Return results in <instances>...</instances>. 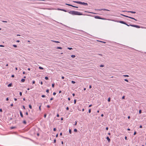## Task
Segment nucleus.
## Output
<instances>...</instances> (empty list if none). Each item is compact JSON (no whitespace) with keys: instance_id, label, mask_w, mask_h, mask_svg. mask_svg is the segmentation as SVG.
Returning a JSON list of instances; mask_svg holds the SVG:
<instances>
[{"instance_id":"bf43d9fd","label":"nucleus","mask_w":146,"mask_h":146,"mask_svg":"<svg viewBox=\"0 0 146 146\" xmlns=\"http://www.w3.org/2000/svg\"><path fill=\"white\" fill-rule=\"evenodd\" d=\"M14 100L15 101H16L17 100V98H14Z\"/></svg>"},{"instance_id":"9d476101","label":"nucleus","mask_w":146,"mask_h":146,"mask_svg":"<svg viewBox=\"0 0 146 146\" xmlns=\"http://www.w3.org/2000/svg\"><path fill=\"white\" fill-rule=\"evenodd\" d=\"M83 5L85 6H87L88 5V4L87 3H86L85 2H82V4Z\"/></svg>"},{"instance_id":"f8f14e48","label":"nucleus","mask_w":146,"mask_h":146,"mask_svg":"<svg viewBox=\"0 0 146 146\" xmlns=\"http://www.w3.org/2000/svg\"><path fill=\"white\" fill-rule=\"evenodd\" d=\"M106 139H107V140L109 142H110V139L109 137L108 136L106 137Z\"/></svg>"},{"instance_id":"f3484780","label":"nucleus","mask_w":146,"mask_h":146,"mask_svg":"<svg viewBox=\"0 0 146 146\" xmlns=\"http://www.w3.org/2000/svg\"><path fill=\"white\" fill-rule=\"evenodd\" d=\"M38 68L40 69H41V70H43V68L42 67H41V66H39V67H38Z\"/></svg>"},{"instance_id":"de8ad7c7","label":"nucleus","mask_w":146,"mask_h":146,"mask_svg":"<svg viewBox=\"0 0 146 146\" xmlns=\"http://www.w3.org/2000/svg\"><path fill=\"white\" fill-rule=\"evenodd\" d=\"M47 107L48 108H50V105H48L47 106Z\"/></svg>"},{"instance_id":"72a5a7b5","label":"nucleus","mask_w":146,"mask_h":146,"mask_svg":"<svg viewBox=\"0 0 146 146\" xmlns=\"http://www.w3.org/2000/svg\"><path fill=\"white\" fill-rule=\"evenodd\" d=\"M68 49L69 50H71L72 49V48H70V47H68Z\"/></svg>"},{"instance_id":"6e6d98bb","label":"nucleus","mask_w":146,"mask_h":146,"mask_svg":"<svg viewBox=\"0 0 146 146\" xmlns=\"http://www.w3.org/2000/svg\"><path fill=\"white\" fill-rule=\"evenodd\" d=\"M53 98H51L50 99V100H53Z\"/></svg>"},{"instance_id":"393cba45","label":"nucleus","mask_w":146,"mask_h":146,"mask_svg":"<svg viewBox=\"0 0 146 146\" xmlns=\"http://www.w3.org/2000/svg\"><path fill=\"white\" fill-rule=\"evenodd\" d=\"M104 65L101 64L100 65V67H104Z\"/></svg>"},{"instance_id":"338daca9","label":"nucleus","mask_w":146,"mask_h":146,"mask_svg":"<svg viewBox=\"0 0 146 146\" xmlns=\"http://www.w3.org/2000/svg\"><path fill=\"white\" fill-rule=\"evenodd\" d=\"M20 41L19 40H17L16 41V42H20Z\"/></svg>"},{"instance_id":"a19ab883","label":"nucleus","mask_w":146,"mask_h":146,"mask_svg":"<svg viewBox=\"0 0 146 146\" xmlns=\"http://www.w3.org/2000/svg\"><path fill=\"white\" fill-rule=\"evenodd\" d=\"M46 114H45L44 115V118H46Z\"/></svg>"},{"instance_id":"39448f33","label":"nucleus","mask_w":146,"mask_h":146,"mask_svg":"<svg viewBox=\"0 0 146 146\" xmlns=\"http://www.w3.org/2000/svg\"><path fill=\"white\" fill-rule=\"evenodd\" d=\"M123 12H127L128 13H136V12L135 11H123Z\"/></svg>"},{"instance_id":"4c0bfd02","label":"nucleus","mask_w":146,"mask_h":146,"mask_svg":"<svg viewBox=\"0 0 146 146\" xmlns=\"http://www.w3.org/2000/svg\"><path fill=\"white\" fill-rule=\"evenodd\" d=\"M124 80H125V81H126V82H129V81H128V80L127 79H124Z\"/></svg>"},{"instance_id":"6ab92c4d","label":"nucleus","mask_w":146,"mask_h":146,"mask_svg":"<svg viewBox=\"0 0 146 146\" xmlns=\"http://www.w3.org/2000/svg\"><path fill=\"white\" fill-rule=\"evenodd\" d=\"M56 48L58 49H62V48L60 47H58Z\"/></svg>"},{"instance_id":"69168bd1","label":"nucleus","mask_w":146,"mask_h":146,"mask_svg":"<svg viewBox=\"0 0 146 146\" xmlns=\"http://www.w3.org/2000/svg\"><path fill=\"white\" fill-rule=\"evenodd\" d=\"M56 116L57 117H59V115L58 114H57V115H56Z\"/></svg>"},{"instance_id":"b1692460","label":"nucleus","mask_w":146,"mask_h":146,"mask_svg":"<svg viewBox=\"0 0 146 146\" xmlns=\"http://www.w3.org/2000/svg\"><path fill=\"white\" fill-rule=\"evenodd\" d=\"M76 99L74 100V104H76Z\"/></svg>"},{"instance_id":"c03bdc74","label":"nucleus","mask_w":146,"mask_h":146,"mask_svg":"<svg viewBox=\"0 0 146 146\" xmlns=\"http://www.w3.org/2000/svg\"><path fill=\"white\" fill-rule=\"evenodd\" d=\"M56 93L55 92H53V94L54 95H56Z\"/></svg>"},{"instance_id":"79ce46f5","label":"nucleus","mask_w":146,"mask_h":146,"mask_svg":"<svg viewBox=\"0 0 146 146\" xmlns=\"http://www.w3.org/2000/svg\"><path fill=\"white\" fill-rule=\"evenodd\" d=\"M56 130V128H54L53 129V131H55Z\"/></svg>"},{"instance_id":"473e14b6","label":"nucleus","mask_w":146,"mask_h":146,"mask_svg":"<svg viewBox=\"0 0 146 146\" xmlns=\"http://www.w3.org/2000/svg\"><path fill=\"white\" fill-rule=\"evenodd\" d=\"M141 110H140L139 111V114H141Z\"/></svg>"},{"instance_id":"e2e57ef3","label":"nucleus","mask_w":146,"mask_h":146,"mask_svg":"<svg viewBox=\"0 0 146 146\" xmlns=\"http://www.w3.org/2000/svg\"><path fill=\"white\" fill-rule=\"evenodd\" d=\"M68 100L69 101H70V98H68Z\"/></svg>"},{"instance_id":"0eeeda50","label":"nucleus","mask_w":146,"mask_h":146,"mask_svg":"<svg viewBox=\"0 0 146 146\" xmlns=\"http://www.w3.org/2000/svg\"><path fill=\"white\" fill-rule=\"evenodd\" d=\"M66 5H68V6H72L73 7H75V8H78V7H76V6H73L72 5H71V4H67V3H66L65 4Z\"/></svg>"},{"instance_id":"c85d7f7f","label":"nucleus","mask_w":146,"mask_h":146,"mask_svg":"<svg viewBox=\"0 0 146 146\" xmlns=\"http://www.w3.org/2000/svg\"><path fill=\"white\" fill-rule=\"evenodd\" d=\"M13 47H15V48L17 47V46L16 45H15V44H13Z\"/></svg>"},{"instance_id":"c9c22d12","label":"nucleus","mask_w":146,"mask_h":146,"mask_svg":"<svg viewBox=\"0 0 146 146\" xmlns=\"http://www.w3.org/2000/svg\"><path fill=\"white\" fill-rule=\"evenodd\" d=\"M46 92L47 93H49V90L48 89H47L46 90Z\"/></svg>"},{"instance_id":"4d7b16f0","label":"nucleus","mask_w":146,"mask_h":146,"mask_svg":"<svg viewBox=\"0 0 146 146\" xmlns=\"http://www.w3.org/2000/svg\"><path fill=\"white\" fill-rule=\"evenodd\" d=\"M23 107L24 109H25V106H23Z\"/></svg>"},{"instance_id":"2f4dec72","label":"nucleus","mask_w":146,"mask_h":146,"mask_svg":"<svg viewBox=\"0 0 146 146\" xmlns=\"http://www.w3.org/2000/svg\"><path fill=\"white\" fill-rule=\"evenodd\" d=\"M52 88L54 87V83L52 84Z\"/></svg>"},{"instance_id":"603ef678","label":"nucleus","mask_w":146,"mask_h":146,"mask_svg":"<svg viewBox=\"0 0 146 146\" xmlns=\"http://www.w3.org/2000/svg\"><path fill=\"white\" fill-rule=\"evenodd\" d=\"M125 96H123L122 97V99H125Z\"/></svg>"},{"instance_id":"f704fd0d","label":"nucleus","mask_w":146,"mask_h":146,"mask_svg":"<svg viewBox=\"0 0 146 146\" xmlns=\"http://www.w3.org/2000/svg\"><path fill=\"white\" fill-rule=\"evenodd\" d=\"M71 82L72 83V84H75V82L74 81H72V82Z\"/></svg>"},{"instance_id":"052dcab7","label":"nucleus","mask_w":146,"mask_h":146,"mask_svg":"<svg viewBox=\"0 0 146 146\" xmlns=\"http://www.w3.org/2000/svg\"><path fill=\"white\" fill-rule=\"evenodd\" d=\"M106 129L107 130H108V127H106Z\"/></svg>"},{"instance_id":"8fccbe9b","label":"nucleus","mask_w":146,"mask_h":146,"mask_svg":"<svg viewBox=\"0 0 146 146\" xmlns=\"http://www.w3.org/2000/svg\"><path fill=\"white\" fill-rule=\"evenodd\" d=\"M2 22L3 23H7V21H2Z\"/></svg>"},{"instance_id":"ddd939ff","label":"nucleus","mask_w":146,"mask_h":146,"mask_svg":"<svg viewBox=\"0 0 146 146\" xmlns=\"http://www.w3.org/2000/svg\"><path fill=\"white\" fill-rule=\"evenodd\" d=\"M51 41L52 42H54L56 43H60L58 41H54V40H52Z\"/></svg>"},{"instance_id":"58836bf2","label":"nucleus","mask_w":146,"mask_h":146,"mask_svg":"<svg viewBox=\"0 0 146 146\" xmlns=\"http://www.w3.org/2000/svg\"><path fill=\"white\" fill-rule=\"evenodd\" d=\"M136 133H137V132L136 131H135L134 132V134H133V135H135L136 134Z\"/></svg>"},{"instance_id":"2eb2a0df","label":"nucleus","mask_w":146,"mask_h":146,"mask_svg":"<svg viewBox=\"0 0 146 146\" xmlns=\"http://www.w3.org/2000/svg\"><path fill=\"white\" fill-rule=\"evenodd\" d=\"M12 83H10L8 85V87H11L12 86Z\"/></svg>"},{"instance_id":"f03ea898","label":"nucleus","mask_w":146,"mask_h":146,"mask_svg":"<svg viewBox=\"0 0 146 146\" xmlns=\"http://www.w3.org/2000/svg\"><path fill=\"white\" fill-rule=\"evenodd\" d=\"M121 15H122L124 17H128V18H130V19H134V20H135V21H137V20L135 19L134 18L131 17H129L128 16L125 15H124L122 14H121Z\"/></svg>"},{"instance_id":"4be33fe9","label":"nucleus","mask_w":146,"mask_h":146,"mask_svg":"<svg viewBox=\"0 0 146 146\" xmlns=\"http://www.w3.org/2000/svg\"><path fill=\"white\" fill-rule=\"evenodd\" d=\"M23 123H24V124H26V121L25 120H24L23 121Z\"/></svg>"},{"instance_id":"c756f323","label":"nucleus","mask_w":146,"mask_h":146,"mask_svg":"<svg viewBox=\"0 0 146 146\" xmlns=\"http://www.w3.org/2000/svg\"><path fill=\"white\" fill-rule=\"evenodd\" d=\"M110 100H111V99H110V98H109L108 99V102H110Z\"/></svg>"},{"instance_id":"37998d69","label":"nucleus","mask_w":146,"mask_h":146,"mask_svg":"<svg viewBox=\"0 0 146 146\" xmlns=\"http://www.w3.org/2000/svg\"><path fill=\"white\" fill-rule=\"evenodd\" d=\"M4 46L3 45H0V47H4Z\"/></svg>"},{"instance_id":"aec40b11","label":"nucleus","mask_w":146,"mask_h":146,"mask_svg":"<svg viewBox=\"0 0 146 146\" xmlns=\"http://www.w3.org/2000/svg\"><path fill=\"white\" fill-rule=\"evenodd\" d=\"M123 76L124 77H129V76L127 75H123Z\"/></svg>"},{"instance_id":"412c9836","label":"nucleus","mask_w":146,"mask_h":146,"mask_svg":"<svg viewBox=\"0 0 146 146\" xmlns=\"http://www.w3.org/2000/svg\"><path fill=\"white\" fill-rule=\"evenodd\" d=\"M29 107L30 109H31L32 108V107L31 104H29Z\"/></svg>"},{"instance_id":"13d9d810","label":"nucleus","mask_w":146,"mask_h":146,"mask_svg":"<svg viewBox=\"0 0 146 146\" xmlns=\"http://www.w3.org/2000/svg\"><path fill=\"white\" fill-rule=\"evenodd\" d=\"M142 126L141 125H140L139 126V128H142Z\"/></svg>"},{"instance_id":"a18cd8bd","label":"nucleus","mask_w":146,"mask_h":146,"mask_svg":"<svg viewBox=\"0 0 146 146\" xmlns=\"http://www.w3.org/2000/svg\"><path fill=\"white\" fill-rule=\"evenodd\" d=\"M56 139H54V143H55L56 142Z\"/></svg>"},{"instance_id":"09e8293b","label":"nucleus","mask_w":146,"mask_h":146,"mask_svg":"<svg viewBox=\"0 0 146 146\" xmlns=\"http://www.w3.org/2000/svg\"><path fill=\"white\" fill-rule=\"evenodd\" d=\"M35 81L34 80L33 81V82H32V83L33 84H35Z\"/></svg>"},{"instance_id":"7c9ffc66","label":"nucleus","mask_w":146,"mask_h":146,"mask_svg":"<svg viewBox=\"0 0 146 146\" xmlns=\"http://www.w3.org/2000/svg\"><path fill=\"white\" fill-rule=\"evenodd\" d=\"M41 97L42 98H44L46 97L45 95H43L41 96Z\"/></svg>"},{"instance_id":"e433bc0d","label":"nucleus","mask_w":146,"mask_h":146,"mask_svg":"<svg viewBox=\"0 0 146 146\" xmlns=\"http://www.w3.org/2000/svg\"><path fill=\"white\" fill-rule=\"evenodd\" d=\"M41 106L40 105L39 107V109L40 111L41 110Z\"/></svg>"},{"instance_id":"1a4fd4ad","label":"nucleus","mask_w":146,"mask_h":146,"mask_svg":"<svg viewBox=\"0 0 146 146\" xmlns=\"http://www.w3.org/2000/svg\"><path fill=\"white\" fill-rule=\"evenodd\" d=\"M19 112H20V114L21 117H23V114L22 113L21 111V110H20Z\"/></svg>"},{"instance_id":"5fc2aeb1","label":"nucleus","mask_w":146,"mask_h":146,"mask_svg":"<svg viewBox=\"0 0 146 146\" xmlns=\"http://www.w3.org/2000/svg\"><path fill=\"white\" fill-rule=\"evenodd\" d=\"M64 76H62V77H61V78H62V79H64Z\"/></svg>"},{"instance_id":"f257e3e1","label":"nucleus","mask_w":146,"mask_h":146,"mask_svg":"<svg viewBox=\"0 0 146 146\" xmlns=\"http://www.w3.org/2000/svg\"><path fill=\"white\" fill-rule=\"evenodd\" d=\"M68 12L70 14L72 15H83V14L78 11H70Z\"/></svg>"},{"instance_id":"864d4df0","label":"nucleus","mask_w":146,"mask_h":146,"mask_svg":"<svg viewBox=\"0 0 146 146\" xmlns=\"http://www.w3.org/2000/svg\"><path fill=\"white\" fill-rule=\"evenodd\" d=\"M69 108H68V107H66V110H69Z\"/></svg>"},{"instance_id":"423d86ee","label":"nucleus","mask_w":146,"mask_h":146,"mask_svg":"<svg viewBox=\"0 0 146 146\" xmlns=\"http://www.w3.org/2000/svg\"><path fill=\"white\" fill-rule=\"evenodd\" d=\"M95 18L96 19H103V20L105 19L102 18L101 17H100V16H95Z\"/></svg>"},{"instance_id":"49530a36","label":"nucleus","mask_w":146,"mask_h":146,"mask_svg":"<svg viewBox=\"0 0 146 146\" xmlns=\"http://www.w3.org/2000/svg\"><path fill=\"white\" fill-rule=\"evenodd\" d=\"M19 95H20V96H21L22 95V93L21 92H20L19 93Z\"/></svg>"},{"instance_id":"a211bd4d","label":"nucleus","mask_w":146,"mask_h":146,"mask_svg":"<svg viewBox=\"0 0 146 146\" xmlns=\"http://www.w3.org/2000/svg\"><path fill=\"white\" fill-rule=\"evenodd\" d=\"M71 56L72 57L74 58L75 57H76V56H75V55H71Z\"/></svg>"},{"instance_id":"0e129e2a","label":"nucleus","mask_w":146,"mask_h":146,"mask_svg":"<svg viewBox=\"0 0 146 146\" xmlns=\"http://www.w3.org/2000/svg\"><path fill=\"white\" fill-rule=\"evenodd\" d=\"M6 100L7 101H8L9 100V98H7L6 99Z\"/></svg>"},{"instance_id":"3c124183","label":"nucleus","mask_w":146,"mask_h":146,"mask_svg":"<svg viewBox=\"0 0 146 146\" xmlns=\"http://www.w3.org/2000/svg\"><path fill=\"white\" fill-rule=\"evenodd\" d=\"M25 114L27 115H28V112H27L25 113Z\"/></svg>"},{"instance_id":"20e7f679","label":"nucleus","mask_w":146,"mask_h":146,"mask_svg":"<svg viewBox=\"0 0 146 146\" xmlns=\"http://www.w3.org/2000/svg\"><path fill=\"white\" fill-rule=\"evenodd\" d=\"M112 21H114L117 22L119 23H120L123 24H126V23L124 22V21H114V20H112Z\"/></svg>"},{"instance_id":"6e6552de","label":"nucleus","mask_w":146,"mask_h":146,"mask_svg":"<svg viewBox=\"0 0 146 146\" xmlns=\"http://www.w3.org/2000/svg\"><path fill=\"white\" fill-rule=\"evenodd\" d=\"M73 2L76 3H78L80 4H82V2H80V1H73Z\"/></svg>"},{"instance_id":"bb28decb","label":"nucleus","mask_w":146,"mask_h":146,"mask_svg":"<svg viewBox=\"0 0 146 146\" xmlns=\"http://www.w3.org/2000/svg\"><path fill=\"white\" fill-rule=\"evenodd\" d=\"M45 79H46V80H48V77L46 76V77H45Z\"/></svg>"},{"instance_id":"7ed1b4c3","label":"nucleus","mask_w":146,"mask_h":146,"mask_svg":"<svg viewBox=\"0 0 146 146\" xmlns=\"http://www.w3.org/2000/svg\"><path fill=\"white\" fill-rule=\"evenodd\" d=\"M129 25H130L131 26L136 27V28H141V27L140 26L138 25H137L130 24Z\"/></svg>"},{"instance_id":"ea45409f","label":"nucleus","mask_w":146,"mask_h":146,"mask_svg":"<svg viewBox=\"0 0 146 146\" xmlns=\"http://www.w3.org/2000/svg\"><path fill=\"white\" fill-rule=\"evenodd\" d=\"M91 112V110L90 109L89 110H88V112L89 113H90Z\"/></svg>"},{"instance_id":"774afa93","label":"nucleus","mask_w":146,"mask_h":146,"mask_svg":"<svg viewBox=\"0 0 146 146\" xmlns=\"http://www.w3.org/2000/svg\"><path fill=\"white\" fill-rule=\"evenodd\" d=\"M11 77H13V78L14 77V75H12Z\"/></svg>"},{"instance_id":"680f3d73","label":"nucleus","mask_w":146,"mask_h":146,"mask_svg":"<svg viewBox=\"0 0 146 146\" xmlns=\"http://www.w3.org/2000/svg\"><path fill=\"white\" fill-rule=\"evenodd\" d=\"M0 111L1 112L2 111V109L1 108L0 109Z\"/></svg>"},{"instance_id":"dca6fc26","label":"nucleus","mask_w":146,"mask_h":146,"mask_svg":"<svg viewBox=\"0 0 146 146\" xmlns=\"http://www.w3.org/2000/svg\"><path fill=\"white\" fill-rule=\"evenodd\" d=\"M25 80L24 79H23V78H22L21 80V81L22 82H25Z\"/></svg>"},{"instance_id":"a878e982","label":"nucleus","mask_w":146,"mask_h":146,"mask_svg":"<svg viewBox=\"0 0 146 146\" xmlns=\"http://www.w3.org/2000/svg\"><path fill=\"white\" fill-rule=\"evenodd\" d=\"M15 127H11V129H13L15 128Z\"/></svg>"},{"instance_id":"4468645a","label":"nucleus","mask_w":146,"mask_h":146,"mask_svg":"<svg viewBox=\"0 0 146 146\" xmlns=\"http://www.w3.org/2000/svg\"><path fill=\"white\" fill-rule=\"evenodd\" d=\"M100 11H101V10H104V11H109V10H107V9H100Z\"/></svg>"},{"instance_id":"cd10ccee","label":"nucleus","mask_w":146,"mask_h":146,"mask_svg":"<svg viewBox=\"0 0 146 146\" xmlns=\"http://www.w3.org/2000/svg\"><path fill=\"white\" fill-rule=\"evenodd\" d=\"M74 131L75 132H77V129H74Z\"/></svg>"},{"instance_id":"5701e85b","label":"nucleus","mask_w":146,"mask_h":146,"mask_svg":"<svg viewBox=\"0 0 146 146\" xmlns=\"http://www.w3.org/2000/svg\"><path fill=\"white\" fill-rule=\"evenodd\" d=\"M69 133H70V134L71 133H72V131H71V129H69Z\"/></svg>"},{"instance_id":"9b49d317","label":"nucleus","mask_w":146,"mask_h":146,"mask_svg":"<svg viewBox=\"0 0 146 146\" xmlns=\"http://www.w3.org/2000/svg\"><path fill=\"white\" fill-rule=\"evenodd\" d=\"M58 10H61L62 11H64L65 12H69L68 11H67L66 10H65L64 9H58Z\"/></svg>"}]
</instances>
